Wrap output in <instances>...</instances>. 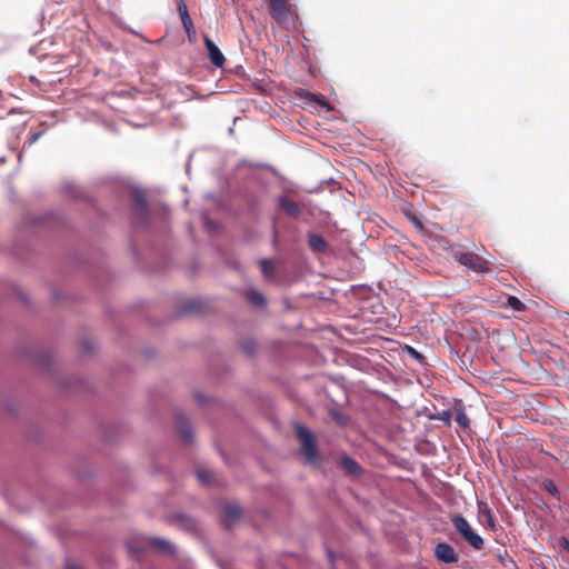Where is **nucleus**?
<instances>
[{"label": "nucleus", "mask_w": 569, "mask_h": 569, "mask_svg": "<svg viewBox=\"0 0 569 569\" xmlns=\"http://www.w3.org/2000/svg\"><path fill=\"white\" fill-rule=\"evenodd\" d=\"M269 13L271 18L283 29L296 28L298 19L297 13L293 11L289 0H269Z\"/></svg>", "instance_id": "f257e3e1"}, {"label": "nucleus", "mask_w": 569, "mask_h": 569, "mask_svg": "<svg viewBox=\"0 0 569 569\" xmlns=\"http://www.w3.org/2000/svg\"><path fill=\"white\" fill-rule=\"evenodd\" d=\"M452 526L461 538L475 550H481L483 548V539L472 529L468 520L460 513H456L451 517Z\"/></svg>", "instance_id": "f03ea898"}, {"label": "nucleus", "mask_w": 569, "mask_h": 569, "mask_svg": "<svg viewBox=\"0 0 569 569\" xmlns=\"http://www.w3.org/2000/svg\"><path fill=\"white\" fill-rule=\"evenodd\" d=\"M453 257L461 266L477 273H488L491 271L490 262L475 252L458 251L455 252Z\"/></svg>", "instance_id": "7ed1b4c3"}, {"label": "nucleus", "mask_w": 569, "mask_h": 569, "mask_svg": "<svg viewBox=\"0 0 569 569\" xmlns=\"http://www.w3.org/2000/svg\"><path fill=\"white\" fill-rule=\"evenodd\" d=\"M296 436L301 443V453L306 457L308 462H313L318 455L313 435L309 429L299 425L296 427Z\"/></svg>", "instance_id": "20e7f679"}, {"label": "nucleus", "mask_w": 569, "mask_h": 569, "mask_svg": "<svg viewBox=\"0 0 569 569\" xmlns=\"http://www.w3.org/2000/svg\"><path fill=\"white\" fill-rule=\"evenodd\" d=\"M435 556L438 560L445 563H456L459 560V555L452 546L447 542H439L435 548Z\"/></svg>", "instance_id": "39448f33"}, {"label": "nucleus", "mask_w": 569, "mask_h": 569, "mask_svg": "<svg viewBox=\"0 0 569 569\" xmlns=\"http://www.w3.org/2000/svg\"><path fill=\"white\" fill-rule=\"evenodd\" d=\"M203 42L211 63L217 68H222L226 62V58L220 49L208 36L203 37Z\"/></svg>", "instance_id": "423d86ee"}, {"label": "nucleus", "mask_w": 569, "mask_h": 569, "mask_svg": "<svg viewBox=\"0 0 569 569\" xmlns=\"http://www.w3.org/2000/svg\"><path fill=\"white\" fill-rule=\"evenodd\" d=\"M278 207L291 218H299L302 213L300 206L287 196H280L278 198Z\"/></svg>", "instance_id": "0eeeda50"}, {"label": "nucleus", "mask_w": 569, "mask_h": 569, "mask_svg": "<svg viewBox=\"0 0 569 569\" xmlns=\"http://www.w3.org/2000/svg\"><path fill=\"white\" fill-rule=\"evenodd\" d=\"M132 202L136 210V213L140 216L141 220L143 221L148 213V203L143 196V192L139 190H134L132 192Z\"/></svg>", "instance_id": "6e6552de"}, {"label": "nucleus", "mask_w": 569, "mask_h": 569, "mask_svg": "<svg viewBox=\"0 0 569 569\" xmlns=\"http://www.w3.org/2000/svg\"><path fill=\"white\" fill-rule=\"evenodd\" d=\"M477 507L479 517L483 518L487 527L493 530L496 528V520L488 503L485 501H478Z\"/></svg>", "instance_id": "1a4fd4ad"}, {"label": "nucleus", "mask_w": 569, "mask_h": 569, "mask_svg": "<svg viewBox=\"0 0 569 569\" xmlns=\"http://www.w3.org/2000/svg\"><path fill=\"white\" fill-rule=\"evenodd\" d=\"M241 509L237 505H227L223 509V523L230 527L236 520L240 519Z\"/></svg>", "instance_id": "9d476101"}, {"label": "nucleus", "mask_w": 569, "mask_h": 569, "mask_svg": "<svg viewBox=\"0 0 569 569\" xmlns=\"http://www.w3.org/2000/svg\"><path fill=\"white\" fill-rule=\"evenodd\" d=\"M308 244L309 248L317 253H322L327 250V242L326 240L316 233H311L308 237Z\"/></svg>", "instance_id": "9b49d317"}, {"label": "nucleus", "mask_w": 569, "mask_h": 569, "mask_svg": "<svg viewBox=\"0 0 569 569\" xmlns=\"http://www.w3.org/2000/svg\"><path fill=\"white\" fill-rule=\"evenodd\" d=\"M455 413H456L455 420L459 425V427L463 430H469L471 421H470L469 417L467 416L463 406L462 405L456 406Z\"/></svg>", "instance_id": "f8f14e48"}, {"label": "nucleus", "mask_w": 569, "mask_h": 569, "mask_svg": "<svg viewBox=\"0 0 569 569\" xmlns=\"http://www.w3.org/2000/svg\"><path fill=\"white\" fill-rule=\"evenodd\" d=\"M151 545L156 547L159 551L171 555L174 551V547L171 542L162 538H152Z\"/></svg>", "instance_id": "ddd939ff"}, {"label": "nucleus", "mask_w": 569, "mask_h": 569, "mask_svg": "<svg viewBox=\"0 0 569 569\" xmlns=\"http://www.w3.org/2000/svg\"><path fill=\"white\" fill-rule=\"evenodd\" d=\"M246 298L253 306L262 307L266 305V299H264L263 295L258 290H254V289L248 290L246 292Z\"/></svg>", "instance_id": "4468645a"}, {"label": "nucleus", "mask_w": 569, "mask_h": 569, "mask_svg": "<svg viewBox=\"0 0 569 569\" xmlns=\"http://www.w3.org/2000/svg\"><path fill=\"white\" fill-rule=\"evenodd\" d=\"M179 433L186 442L192 441V429L189 422L184 419L179 421Z\"/></svg>", "instance_id": "2eb2a0df"}, {"label": "nucleus", "mask_w": 569, "mask_h": 569, "mask_svg": "<svg viewBox=\"0 0 569 569\" xmlns=\"http://www.w3.org/2000/svg\"><path fill=\"white\" fill-rule=\"evenodd\" d=\"M341 463L349 473L357 475L361 471L360 465L350 457H343Z\"/></svg>", "instance_id": "dca6fc26"}, {"label": "nucleus", "mask_w": 569, "mask_h": 569, "mask_svg": "<svg viewBox=\"0 0 569 569\" xmlns=\"http://www.w3.org/2000/svg\"><path fill=\"white\" fill-rule=\"evenodd\" d=\"M197 477L203 485H212L214 482V473L211 470H198Z\"/></svg>", "instance_id": "f3484780"}, {"label": "nucleus", "mask_w": 569, "mask_h": 569, "mask_svg": "<svg viewBox=\"0 0 569 569\" xmlns=\"http://www.w3.org/2000/svg\"><path fill=\"white\" fill-rule=\"evenodd\" d=\"M431 419H435V420H440L442 421L447 427H451V418H452V413L450 410H442L440 412H438L437 415H433L430 417Z\"/></svg>", "instance_id": "a211bd4d"}, {"label": "nucleus", "mask_w": 569, "mask_h": 569, "mask_svg": "<svg viewBox=\"0 0 569 569\" xmlns=\"http://www.w3.org/2000/svg\"><path fill=\"white\" fill-rule=\"evenodd\" d=\"M507 306L516 311H525V309H526V305L515 296L508 297Z\"/></svg>", "instance_id": "6ab92c4d"}, {"label": "nucleus", "mask_w": 569, "mask_h": 569, "mask_svg": "<svg viewBox=\"0 0 569 569\" xmlns=\"http://www.w3.org/2000/svg\"><path fill=\"white\" fill-rule=\"evenodd\" d=\"M259 264H260V269H261V272L264 274V276H271L274 271V268H273V264L270 260H267V259H261L259 261Z\"/></svg>", "instance_id": "aec40b11"}, {"label": "nucleus", "mask_w": 569, "mask_h": 569, "mask_svg": "<svg viewBox=\"0 0 569 569\" xmlns=\"http://www.w3.org/2000/svg\"><path fill=\"white\" fill-rule=\"evenodd\" d=\"M311 101L316 102L318 106H321V107H327L328 103H327V99L325 96L322 94H316V93H310V92H307L306 94Z\"/></svg>", "instance_id": "412c9836"}, {"label": "nucleus", "mask_w": 569, "mask_h": 569, "mask_svg": "<svg viewBox=\"0 0 569 569\" xmlns=\"http://www.w3.org/2000/svg\"><path fill=\"white\" fill-rule=\"evenodd\" d=\"M181 22H182L183 29L186 30L189 39H191V37H193L196 34L193 22H192L191 18L189 17L186 20H182Z\"/></svg>", "instance_id": "4be33fe9"}, {"label": "nucleus", "mask_w": 569, "mask_h": 569, "mask_svg": "<svg viewBox=\"0 0 569 569\" xmlns=\"http://www.w3.org/2000/svg\"><path fill=\"white\" fill-rule=\"evenodd\" d=\"M543 486H545V489L549 493H551L553 497H556L557 499L560 498V493L557 489V486L555 485V482L552 480H547Z\"/></svg>", "instance_id": "5701e85b"}, {"label": "nucleus", "mask_w": 569, "mask_h": 569, "mask_svg": "<svg viewBox=\"0 0 569 569\" xmlns=\"http://www.w3.org/2000/svg\"><path fill=\"white\" fill-rule=\"evenodd\" d=\"M178 12H179L181 21L186 20L187 18L190 17L189 12H188V7L183 1L178 2Z\"/></svg>", "instance_id": "b1692460"}, {"label": "nucleus", "mask_w": 569, "mask_h": 569, "mask_svg": "<svg viewBox=\"0 0 569 569\" xmlns=\"http://www.w3.org/2000/svg\"><path fill=\"white\" fill-rule=\"evenodd\" d=\"M243 350H244V352H246V353H248V355L253 353V351H254L253 345H252V343H246V345H243Z\"/></svg>", "instance_id": "393cba45"}, {"label": "nucleus", "mask_w": 569, "mask_h": 569, "mask_svg": "<svg viewBox=\"0 0 569 569\" xmlns=\"http://www.w3.org/2000/svg\"><path fill=\"white\" fill-rule=\"evenodd\" d=\"M128 549L130 552H139L140 551L139 549L133 548L130 542L128 543Z\"/></svg>", "instance_id": "a878e982"}, {"label": "nucleus", "mask_w": 569, "mask_h": 569, "mask_svg": "<svg viewBox=\"0 0 569 569\" xmlns=\"http://www.w3.org/2000/svg\"><path fill=\"white\" fill-rule=\"evenodd\" d=\"M409 351L412 353V356L420 357V355L411 347H409Z\"/></svg>", "instance_id": "bb28decb"}, {"label": "nucleus", "mask_w": 569, "mask_h": 569, "mask_svg": "<svg viewBox=\"0 0 569 569\" xmlns=\"http://www.w3.org/2000/svg\"><path fill=\"white\" fill-rule=\"evenodd\" d=\"M40 134H34L32 137V139L30 140V143H33L38 138H39Z\"/></svg>", "instance_id": "cd10ccee"}, {"label": "nucleus", "mask_w": 569, "mask_h": 569, "mask_svg": "<svg viewBox=\"0 0 569 569\" xmlns=\"http://www.w3.org/2000/svg\"><path fill=\"white\" fill-rule=\"evenodd\" d=\"M67 569H80V568H78V567H76V566L68 565V566H67Z\"/></svg>", "instance_id": "c85d7f7f"}]
</instances>
